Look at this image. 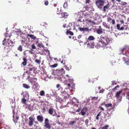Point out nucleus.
<instances>
[{
  "label": "nucleus",
  "mask_w": 129,
  "mask_h": 129,
  "mask_svg": "<svg viewBox=\"0 0 129 129\" xmlns=\"http://www.w3.org/2000/svg\"><path fill=\"white\" fill-rule=\"evenodd\" d=\"M100 40L98 43V45L100 47H105L112 42V40L110 38L108 37H103L102 35L100 36Z\"/></svg>",
  "instance_id": "nucleus-1"
},
{
  "label": "nucleus",
  "mask_w": 129,
  "mask_h": 129,
  "mask_svg": "<svg viewBox=\"0 0 129 129\" xmlns=\"http://www.w3.org/2000/svg\"><path fill=\"white\" fill-rule=\"evenodd\" d=\"M10 40V42L8 43V46H6L4 47V51L5 52H8L11 50L13 46L15 45V41Z\"/></svg>",
  "instance_id": "nucleus-2"
},
{
  "label": "nucleus",
  "mask_w": 129,
  "mask_h": 129,
  "mask_svg": "<svg viewBox=\"0 0 129 129\" xmlns=\"http://www.w3.org/2000/svg\"><path fill=\"white\" fill-rule=\"evenodd\" d=\"M127 48L126 47H124L120 48L119 50L120 54H122L125 55L126 56H128L127 53Z\"/></svg>",
  "instance_id": "nucleus-3"
},
{
  "label": "nucleus",
  "mask_w": 129,
  "mask_h": 129,
  "mask_svg": "<svg viewBox=\"0 0 129 129\" xmlns=\"http://www.w3.org/2000/svg\"><path fill=\"white\" fill-rule=\"evenodd\" d=\"M104 1L103 0H98L96 2V4L98 8L101 9L102 6L104 5Z\"/></svg>",
  "instance_id": "nucleus-4"
},
{
  "label": "nucleus",
  "mask_w": 129,
  "mask_h": 129,
  "mask_svg": "<svg viewBox=\"0 0 129 129\" xmlns=\"http://www.w3.org/2000/svg\"><path fill=\"white\" fill-rule=\"evenodd\" d=\"M86 43L87 44L88 47H89L90 48H94V43L93 41L87 40Z\"/></svg>",
  "instance_id": "nucleus-5"
},
{
  "label": "nucleus",
  "mask_w": 129,
  "mask_h": 129,
  "mask_svg": "<svg viewBox=\"0 0 129 129\" xmlns=\"http://www.w3.org/2000/svg\"><path fill=\"white\" fill-rule=\"evenodd\" d=\"M44 123L45 126L48 129H50L51 128V125L49 122V120L47 119L46 118L45 120Z\"/></svg>",
  "instance_id": "nucleus-6"
},
{
  "label": "nucleus",
  "mask_w": 129,
  "mask_h": 129,
  "mask_svg": "<svg viewBox=\"0 0 129 129\" xmlns=\"http://www.w3.org/2000/svg\"><path fill=\"white\" fill-rule=\"evenodd\" d=\"M107 21L108 22H109L110 24H112L113 25L115 23V20L110 17H108L107 18Z\"/></svg>",
  "instance_id": "nucleus-7"
},
{
  "label": "nucleus",
  "mask_w": 129,
  "mask_h": 129,
  "mask_svg": "<svg viewBox=\"0 0 129 129\" xmlns=\"http://www.w3.org/2000/svg\"><path fill=\"white\" fill-rule=\"evenodd\" d=\"M29 120L28 123V125L30 126H31L33 125V122L35 121V118L30 117H29Z\"/></svg>",
  "instance_id": "nucleus-8"
},
{
  "label": "nucleus",
  "mask_w": 129,
  "mask_h": 129,
  "mask_svg": "<svg viewBox=\"0 0 129 129\" xmlns=\"http://www.w3.org/2000/svg\"><path fill=\"white\" fill-rule=\"evenodd\" d=\"M57 14H59L60 15V17L62 18H66L68 15V14L67 13L65 12L61 13H60V12H59V13L57 12Z\"/></svg>",
  "instance_id": "nucleus-9"
},
{
  "label": "nucleus",
  "mask_w": 129,
  "mask_h": 129,
  "mask_svg": "<svg viewBox=\"0 0 129 129\" xmlns=\"http://www.w3.org/2000/svg\"><path fill=\"white\" fill-rule=\"evenodd\" d=\"M34 67H33V65L31 64H29L27 66V71L30 73V71L34 70Z\"/></svg>",
  "instance_id": "nucleus-10"
},
{
  "label": "nucleus",
  "mask_w": 129,
  "mask_h": 129,
  "mask_svg": "<svg viewBox=\"0 0 129 129\" xmlns=\"http://www.w3.org/2000/svg\"><path fill=\"white\" fill-rule=\"evenodd\" d=\"M122 91L120 90L118 91H117L115 94V96L116 98L117 99H119L120 98V100H121V99L122 98V97L121 96V98H120V95L121 93L122 92Z\"/></svg>",
  "instance_id": "nucleus-11"
},
{
  "label": "nucleus",
  "mask_w": 129,
  "mask_h": 129,
  "mask_svg": "<svg viewBox=\"0 0 129 129\" xmlns=\"http://www.w3.org/2000/svg\"><path fill=\"white\" fill-rule=\"evenodd\" d=\"M56 87L58 88V90L60 92V93L64 94V89L61 87H60V84H58L56 85Z\"/></svg>",
  "instance_id": "nucleus-12"
},
{
  "label": "nucleus",
  "mask_w": 129,
  "mask_h": 129,
  "mask_svg": "<svg viewBox=\"0 0 129 129\" xmlns=\"http://www.w3.org/2000/svg\"><path fill=\"white\" fill-rule=\"evenodd\" d=\"M37 118L38 121L42 123L43 121V118L42 115H39L37 116Z\"/></svg>",
  "instance_id": "nucleus-13"
},
{
  "label": "nucleus",
  "mask_w": 129,
  "mask_h": 129,
  "mask_svg": "<svg viewBox=\"0 0 129 129\" xmlns=\"http://www.w3.org/2000/svg\"><path fill=\"white\" fill-rule=\"evenodd\" d=\"M96 32L98 34H101L103 33V30L101 28V26H100L99 27V28L97 29L96 30Z\"/></svg>",
  "instance_id": "nucleus-14"
},
{
  "label": "nucleus",
  "mask_w": 129,
  "mask_h": 129,
  "mask_svg": "<svg viewBox=\"0 0 129 129\" xmlns=\"http://www.w3.org/2000/svg\"><path fill=\"white\" fill-rule=\"evenodd\" d=\"M87 108L85 107H84L81 112V115L82 116L84 115L85 114L86 112H87Z\"/></svg>",
  "instance_id": "nucleus-15"
},
{
  "label": "nucleus",
  "mask_w": 129,
  "mask_h": 129,
  "mask_svg": "<svg viewBox=\"0 0 129 129\" xmlns=\"http://www.w3.org/2000/svg\"><path fill=\"white\" fill-rule=\"evenodd\" d=\"M78 30L81 31H88L89 29L87 27H79L78 28Z\"/></svg>",
  "instance_id": "nucleus-16"
},
{
  "label": "nucleus",
  "mask_w": 129,
  "mask_h": 129,
  "mask_svg": "<svg viewBox=\"0 0 129 129\" xmlns=\"http://www.w3.org/2000/svg\"><path fill=\"white\" fill-rule=\"evenodd\" d=\"M9 41V39H6V38H5L4 40L3 41V45H4L6 46L7 45V43L8 44V43H9L8 42Z\"/></svg>",
  "instance_id": "nucleus-17"
},
{
  "label": "nucleus",
  "mask_w": 129,
  "mask_h": 129,
  "mask_svg": "<svg viewBox=\"0 0 129 129\" xmlns=\"http://www.w3.org/2000/svg\"><path fill=\"white\" fill-rule=\"evenodd\" d=\"M23 61L21 63V64H22L23 66H25L26 65L27 59L25 58H23Z\"/></svg>",
  "instance_id": "nucleus-18"
},
{
  "label": "nucleus",
  "mask_w": 129,
  "mask_h": 129,
  "mask_svg": "<svg viewBox=\"0 0 129 129\" xmlns=\"http://www.w3.org/2000/svg\"><path fill=\"white\" fill-rule=\"evenodd\" d=\"M58 73L59 75H62L65 73V71L63 69H61L59 70Z\"/></svg>",
  "instance_id": "nucleus-19"
},
{
  "label": "nucleus",
  "mask_w": 129,
  "mask_h": 129,
  "mask_svg": "<svg viewBox=\"0 0 129 129\" xmlns=\"http://www.w3.org/2000/svg\"><path fill=\"white\" fill-rule=\"evenodd\" d=\"M23 94V98L26 99L29 98V94L27 92H24L22 93Z\"/></svg>",
  "instance_id": "nucleus-20"
},
{
  "label": "nucleus",
  "mask_w": 129,
  "mask_h": 129,
  "mask_svg": "<svg viewBox=\"0 0 129 129\" xmlns=\"http://www.w3.org/2000/svg\"><path fill=\"white\" fill-rule=\"evenodd\" d=\"M54 109L52 108H50L49 109L48 111L50 115H52L53 116H54V114H53V112Z\"/></svg>",
  "instance_id": "nucleus-21"
},
{
  "label": "nucleus",
  "mask_w": 129,
  "mask_h": 129,
  "mask_svg": "<svg viewBox=\"0 0 129 129\" xmlns=\"http://www.w3.org/2000/svg\"><path fill=\"white\" fill-rule=\"evenodd\" d=\"M95 39V38L92 36H90L89 37L88 40L92 41H94Z\"/></svg>",
  "instance_id": "nucleus-22"
},
{
  "label": "nucleus",
  "mask_w": 129,
  "mask_h": 129,
  "mask_svg": "<svg viewBox=\"0 0 129 129\" xmlns=\"http://www.w3.org/2000/svg\"><path fill=\"white\" fill-rule=\"evenodd\" d=\"M102 104L104 105L106 107H111L112 106V104L111 103L106 104L104 103Z\"/></svg>",
  "instance_id": "nucleus-23"
},
{
  "label": "nucleus",
  "mask_w": 129,
  "mask_h": 129,
  "mask_svg": "<svg viewBox=\"0 0 129 129\" xmlns=\"http://www.w3.org/2000/svg\"><path fill=\"white\" fill-rule=\"evenodd\" d=\"M23 87L26 89H28L30 88L28 84H23Z\"/></svg>",
  "instance_id": "nucleus-24"
},
{
  "label": "nucleus",
  "mask_w": 129,
  "mask_h": 129,
  "mask_svg": "<svg viewBox=\"0 0 129 129\" xmlns=\"http://www.w3.org/2000/svg\"><path fill=\"white\" fill-rule=\"evenodd\" d=\"M109 5V3H108L107 5H105L103 8V11L104 12H105L106 11V9H107L109 7V6H108Z\"/></svg>",
  "instance_id": "nucleus-25"
},
{
  "label": "nucleus",
  "mask_w": 129,
  "mask_h": 129,
  "mask_svg": "<svg viewBox=\"0 0 129 129\" xmlns=\"http://www.w3.org/2000/svg\"><path fill=\"white\" fill-rule=\"evenodd\" d=\"M103 25L106 28H108L109 29L110 28V27L109 26L107 25V24L106 22H103Z\"/></svg>",
  "instance_id": "nucleus-26"
},
{
  "label": "nucleus",
  "mask_w": 129,
  "mask_h": 129,
  "mask_svg": "<svg viewBox=\"0 0 129 129\" xmlns=\"http://www.w3.org/2000/svg\"><path fill=\"white\" fill-rule=\"evenodd\" d=\"M17 50H19L20 52L22 51L23 50L22 47L21 45H19V46L17 48Z\"/></svg>",
  "instance_id": "nucleus-27"
},
{
  "label": "nucleus",
  "mask_w": 129,
  "mask_h": 129,
  "mask_svg": "<svg viewBox=\"0 0 129 129\" xmlns=\"http://www.w3.org/2000/svg\"><path fill=\"white\" fill-rule=\"evenodd\" d=\"M69 95L67 93H66L64 96V98L65 99H68L69 98Z\"/></svg>",
  "instance_id": "nucleus-28"
},
{
  "label": "nucleus",
  "mask_w": 129,
  "mask_h": 129,
  "mask_svg": "<svg viewBox=\"0 0 129 129\" xmlns=\"http://www.w3.org/2000/svg\"><path fill=\"white\" fill-rule=\"evenodd\" d=\"M76 122L75 120L70 121L69 123V124L70 125H73Z\"/></svg>",
  "instance_id": "nucleus-29"
},
{
  "label": "nucleus",
  "mask_w": 129,
  "mask_h": 129,
  "mask_svg": "<svg viewBox=\"0 0 129 129\" xmlns=\"http://www.w3.org/2000/svg\"><path fill=\"white\" fill-rule=\"evenodd\" d=\"M67 62L66 60H65L64 59H63L61 61V63L63 64V65H64V66H65L66 63Z\"/></svg>",
  "instance_id": "nucleus-30"
},
{
  "label": "nucleus",
  "mask_w": 129,
  "mask_h": 129,
  "mask_svg": "<svg viewBox=\"0 0 129 129\" xmlns=\"http://www.w3.org/2000/svg\"><path fill=\"white\" fill-rule=\"evenodd\" d=\"M66 33L67 34L69 33L71 36H73L74 35V34L71 31L69 30H67L66 31Z\"/></svg>",
  "instance_id": "nucleus-31"
},
{
  "label": "nucleus",
  "mask_w": 129,
  "mask_h": 129,
  "mask_svg": "<svg viewBox=\"0 0 129 129\" xmlns=\"http://www.w3.org/2000/svg\"><path fill=\"white\" fill-rule=\"evenodd\" d=\"M45 92L44 91L42 90L40 92V94L41 96H43L44 95Z\"/></svg>",
  "instance_id": "nucleus-32"
},
{
  "label": "nucleus",
  "mask_w": 129,
  "mask_h": 129,
  "mask_svg": "<svg viewBox=\"0 0 129 129\" xmlns=\"http://www.w3.org/2000/svg\"><path fill=\"white\" fill-rule=\"evenodd\" d=\"M90 5H89V6H85V7H84V8L85 9L87 10H89V9L91 7V6H90Z\"/></svg>",
  "instance_id": "nucleus-33"
},
{
  "label": "nucleus",
  "mask_w": 129,
  "mask_h": 129,
  "mask_svg": "<svg viewBox=\"0 0 129 129\" xmlns=\"http://www.w3.org/2000/svg\"><path fill=\"white\" fill-rule=\"evenodd\" d=\"M28 36L34 40H35L36 38V37L34 35H28Z\"/></svg>",
  "instance_id": "nucleus-34"
},
{
  "label": "nucleus",
  "mask_w": 129,
  "mask_h": 129,
  "mask_svg": "<svg viewBox=\"0 0 129 129\" xmlns=\"http://www.w3.org/2000/svg\"><path fill=\"white\" fill-rule=\"evenodd\" d=\"M19 117L18 116H16L15 117V119L14 118V121L15 123H17V120L19 119Z\"/></svg>",
  "instance_id": "nucleus-35"
},
{
  "label": "nucleus",
  "mask_w": 129,
  "mask_h": 129,
  "mask_svg": "<svg viewBox=\"0 0 129 129\" xmlns=\"http://www.w3.org/2000/svg\"><path fill=\"white\" fill-rule=\"evenodd\" d=\"M26 99L23 98L22 100V102L23 104H26Z\"/></svg>",
  "instance_id": "nucleus-36"
},
{
  "label": "nucleus",
  "mask_w": 129,
  "mask_h": 129,
  "mask_svg": "<svg viewBox=\"0 0 129 129\" xmlns=\"http://www.w3.org/2000/svg\"><path fill=\"white\" fill-rule=\"evenodd\" d=\"M119 86L118 85L115 87L114 88L112 89V90L113 92H115L116 91V90H117V88H119Z\"/></svg>",
  "instance_id": "nucleus-37"
},
{
  "label": "nucleus",
  "mask_w": 129,
  "mask_h": 129,
  "mask_svg": "<svg viewBox=\"0 0 129 129\" xmlns=\"http://www.w3.org/2000/svg\"><path fill=\"white\" fill-rule=\"evenodd\" d=\"M31 81H32L33 82H35V83L37 80V79L36 78H32L31 79Z\"/></svg>",
  "instance_id": "nucleus-38"
},
{
  "label": "nucleus",
  "mask_w": 129,
  "mask_h": 129,
  "mask_svg": "<svg viewBox=\"0 0 129 129\" xmlns=\"http://www.w3.org/2000/svg\"><path fill=\"white\" fill-rule=\"evenodd\" d=\"M58 65L57 63H55L54 65L50 66V67L51 68H55Z\"/></svg>",
  "instance_id": "nucleus-39"
},
{
  "label": "nucleus",
  "mask_w": 129,
  "mask_h": 129,
  "mask_svg": "<svg viewBox=\"0 0 129 129\" xmlns=\"http://www.w3.org/2000/svg\"><path fill=\"white\" fill-rule=\"evenodd\" d=\"M31 47L32 48L31 50H32V49H35L36 48V47L34 44H33L31 45Z\"/></svg>",
  "instance_id": "nucleus-40"
},
{
  "label": "nucleus",
  "mask_w": 129,
  "mask_h": 129,
  "mask_svg": "<svg viewBox=\"0 0 129 129\" xmlns=\"http://www.w3.org/2000/svg\"><path fill=\"white\" fill-rule=\"evenodd\" d=\"M125 62L127 64L129 65V59H126L125 60Z\"/></svg>",
  "instance_id": "nucleus-41"
},
{
  "label": "nucleus",
  "mask_w": 129,
  "mask_h": 129,
  "mask_svg": "<svg viewBox=\"0 0 129 129\" xmlns=\"http://www.w3.org/2000/svg\"><path fill=\"white\" fill-rule=\"evenodd\" d=\"M109 127V126L108 125H106L102 127V129H107Z\"/></svg>",
  "instance_id": "nucleus-42"
},
{
  "label": "nucleus",
  "mask_w": 129,
  "mask_h": 129,
  "mask_svg": "<svg viewBox=\"0 0 129 129\" xmlns=\"http://www.w3.org/2000/svg\"><path fill=\"white\" fill-rule=\"evenodd\" d=\"M35 62L37 63L40 64L41 62V61L40 60L36 59L35 60Z\"/></svg>",
  "instance_id": "nucleus-43"
},
{
  "label": "nucleus",
  "mask_w": 129,
  "mask_h": 129,
  "mask_svg": "<svg viewBox=\"0 0 129 129\" xmlns=\"http://www.w3.org/2000/svg\"><path fill=\"white\" fill-rule=\"evenodd\" d=\"M90 0H86L85 3L86 4H89L91 2Z\"/></svg>",
  "instance_id": "nucleus-44"
},
{
  "label": "nucleus",
  "mask_w": 129,
  "mask_h": 129,
  "mask_svg": "<svg viewBox=\"0 0 129 129\" xmlns=\"http://www.w3.org/2000/svg\"><path fill=\"white\" fill-rule=\"evenodd\" d=\"M127 4V3L125 2H122L121 3V5L124 6L126 5Z\"/></svg>",
  "instance_id": "nucleus-45"
},
{
  "label": "nucleus",
  "mask_w": 129,
  "mask_h": 129,
  "mask_svg": "<svg viewBox=\"0 0 129 129\" xmlns=\"http://www.w3.org/2000/svg\"><path fill=\"white\" fill-rule=\"evenodd\" d=\"M116 26L117 29H118V30H119V29H120V25L119 24H118Z\"/></svg>",
  "instance_id": "nucleus-46"
},
{
  "label": "nucleus",
  "mask_w": 129,
  "mask_h": 129,
  "mask_svg": "<svg viewBox=\"0 0 129 129\" xmlns=\"http://www.w3.org/2000/svg\"><path fill=\"white\" fill-rule=\"evenodd\" d=\"M104 90H105L104 89H102L100 90L99 93H102L103 92Z\"/></svg>",
  "instance_id": "nucleus-47"
},
{
  "label": "nucleus",
  "mask_w": 129,
  "mask_h": 129,
  "mask_svg": "<svg viewBox=\"0 0 129 129\" xmlns=\"http://www.w3.org/2000/svg\"><path fill=\"white\" fill-rule=\"evenodd\" d=\"M48 4V1H46L44 3V4L46 6H47Z\"/></svg>",
  "instance_id": "nucleus-48"
},
{
  "label": "nucleus",
  "mask_w": 129,
  "mask_h": 129,
  "mask_svg": "<svg viewBox=\"0 0 129 129\" xmlns=\"http://www.w3.org/2000/svg\"><path fill=\"white\" fill-rule=\"evenodd\" d=\"M87 21L88 22H89L91 23H94V22L93 21H92L91 20H87Z\"/></svg>",
  "instance_id": "nucleus-49"
},
{
  "label": "nucleus",
  "mask_w": 129,
  "mask_h": 129,
  "mask_svg": "<svg viewBox=\"0 0 129 129\" xmlns=\"http://www.w3.org/2000/svg\"><path fill=\"white\" fill-rule=\"evenodd\" d=\"M5 37L6 38H7L9 36V35H8V34L6 33H5Z\"/></svg>",
  "instance_id": "nucleus-50"
},
{
  "label": "nucleus",
  "mask_w": 129,
  "mask_h": 129,
  "mask_svg": "<svg viewBox=\"0 0 129 129\" xmlns=\"http://www.w3.org/2000/svg\"><path fill=\"white\" fill-rule=\"evenodd\" d=\"M99 108H100V110H102V111H104V109L103 107H102L100 106H99Z\"/></svg>",
  "instance_id": "nucleus-51"
},
{
  "label": "nucleus",
  "mask_w": 129,
  "mask_h": 129,
  "mask_svg": "<svg viewBox=\"0 0 129 129\" xmlns=\"http://www.w3.org/2000/svg\"><path fill=\"white\" fill-rule=\"evenodd\" d=\"M98 97H92V99L94 100H96L97 99H98Z\"/></svg>",
  "instance_id": "nucleus-52"
},
{
  "label": "nucleus",
  "mask_w": 129,
  "mask_h": 129,
  "mask_svg": "<svg viewBox=\"0 0 129 129\" xmlns=\"http://www.w3.org/2000/svg\"><path fill=\"white\" fill-rule=\"evenodd\" d=\"M63 27H64V28L67 27H68L67 26V24H66V23L64 24L63 25Z\"/></svg>",
  "instance_id": "nucleus-53"
},
{
  "label": "nucleus",
  "mask_w": 129,
  "mask_h": 129,
  "mask_svg": "<svg viewBox=\"0 0 129 129\" xmlns=\"http://www.w3.org/2000/svg\"><path fill=\"white\" fill-rule=\"evenodd\" d=\"M81 110V108H79L76 111V112H79Z\"/></svg>",
  "instance_id": "nucleus-54"
},
{
  "label": "nucleus",
  "mask_w": 129,
  "mask_h": 129,
  "mask_svg": "<svg viewBox=\"0 0 129 129\" xmlns=\"http://www.w3.org/2000/svg\"><path fill=\"white\" fill-rule=\"evenodd\" d=\"M58 100H59V101L60 102H61L62 101V99L61 98H59Z\"/></svg>",
  "instance_id": "nucleus-55"
},
{
  "label": "nucleus",
  "mask_w": 129,
  "mask_h": 129,
  "mask_svg": "<svg viewBox=\"0 0 129 129\" xmlns=\"http://www.w3.org/2000/svg\"><path fill=\"white\" fill-rule=\"evenodd\" d=\"M120 22L121 23H123V24L124 23V22L123 21V20H121L120 21Z\"/></svg>",
  "instance_id": "nucleus-56"
},
{
  "label": "nucleus",
  "mask_w": 129,
  "mask_h": 129,
  "mask_svg": "<svg viewBox=\"0 0 129 129\" xmlns=\"http://www.w3.org/2000/svg\"><path fill=\"white\" fill-rule=\"evenodd\" d=\"M102 112V111H101L100 112H99V113H98V114L97 115L99 116L101 115L100 114Z\"/></svg>",
  "instance_id": "nucleus-57"
},
{
  "label": "nucleus",
  "mask_w": 129,
  "mask_h": 129,
  "mask_svg": "<svg viewBox=\"0 0 129 129\" xmlns=\"http://www.w3.org/2000/svg\"><path fill=\"white\" fill-rule=\"evenodd\" d=\"M124 29V27L123 26L120 28L119 30H122Z\"/></svg>",
  "instance_id": "nucleus-58"
},
{
  "label": "nucleus",
  "mask_w": 129,
  "mask_h": 129,
  "mask_svg": "<svg viewBox=\"0 0 129 129\" xmlns=\"http://www.w3.org/2000/svg\"><path fill=\"white\" fill-rule=\"evenodd\" d=\"M81 35H80L78 36V38L79 39H80V38H81Z\"/></svg>",
  "instance_id": "nucleus-59"
},
{
  "label": "nucleus",
  "mask_w": 129,
  "mask_h": 129,
  "mask_svg": "<svg viewBox=\"0 0 129 129\" xmlns=\"http://www.w3.org/2000/svg\"><path fill=\"white\" fill-rule=\"evenodd\" d=\"M99 116H98L97 115L96 117V119L97 120H99Z\"/></svg>",
  "instance_id": "nucleus-60"
},
{
  "label": "nucleus",
  "mask_w": 129,
  "mask_h": 129,
  "mask_svg": "<svg viewBox=\"0 0 129 129\" xmlns=\"http://www.w3.org/2000/svg\"><path fill=\"white\" fill-rule=\"evenodd\" d=\"M24 55L25 56L26 55V54L25 53V51H24L23 52Z\"/></svg>",
  "instance_id": "nucleus-61"
},
{
  "label": "nucleus",
  "mask_w": 129,
  "mask_h": 129,
  "mask_svg": "<svg viewBox=\"0 0 129 129\" xmlns=\"http://www.w3.org/2000/svg\"><path fill=\"white\" fill-rule=\"evenodd\" d=\"M5 65H6V66H7V68H6V67H5V68L7 69H9V67H8V65H6V64H5Z\"/></svg>",
  "instance_id": "nucleus-62"
},
{
  "label": "nucleus",
  "mask_w": 129,
  "mask_h": 129,
  "mask_svg": "<svg viewBox=\"0 0 129 129\" xmlns=\"http://www.w3.org/2000/svg\"><path fill=\"white\" fill-rule=\"evenodd\" d=\"M67 85L68 87H70V84H68Z\"/></svg>",
  "instance_id": "nucleus-63"
},
{
  "label": "nucleus",
  "mask_w": 129,
  "mask_h": 129,
  "mask_svg": "<svg viewBox=\"0 0 129 129\" xmlns=\"http://www.w3.org/2000/svg\"><path fill=\"white\" fill-rule=\"evenodd\" d=\"M67 4H66L65 3L64 5V6H63L64 7H65V6L66 5H66H67Z\"/></svg>",
  "instance_id": "nucleus-64"
}]
</instances>
